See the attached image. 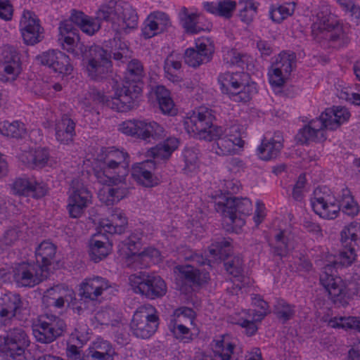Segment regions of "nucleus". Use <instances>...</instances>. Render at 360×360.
Masks as SVG:
<instances>
[{
	"label": "nucleus",
	"mask_w": 360,
	"mask_h": 360,
	"mask_svg": "<svg viewBox=\"0 0 360 360\" xmlns=\"http://www.w3.org/2000/svg\"><path fill=\"white\" fill-rule=\"evenodd\" d=\"M141 238L142 233L139 230H135L122 240L118 245L120 251H122L125 256L128 257L130 255L133 256L134 261L129 266L135 269L146 266V264L141 263L146 258L158 255V251L156 249H148L137 254L141 246Z\"/></svg>",
	"instance_id": "14"
},
{
	"label": "nucleus",
	"mask_w": 360,
	"mask_h": 360,
	"mask_svg": "<svg viewBox=\"0 0 360 360\" xmlns=\"http://www.w3.org/2000/svg\"><path fill=\"white\" fill-rule=\"evenodd\" d=\"M48 275L39 265L32 262H22L13 268V278L19 288H33L47 278Z\"/></svg>",
	"instance_id": "17"
},
{
	"label": "nucleus",
	"mask_w": 360,
	"mask_h": 360,
	"mask_svg": "<svg viewBox=\"0 0 360 360\" xmlns=\"http://www.w3.org/2000/svg\"><path fill=\"white\" fill-rule=\"evenodd\" d=\"M179 258L186 261H191L193 264L199 266L210 264V259L207 257H204L202 254L196 252L189 248L184 246L178 249Z\"/></svg>",
	"instance_id": "44"
},
{
	"label": "nucleus",
	"mask_w": 360,
	"mask_h": 360,
	"mask_svg": "<svg viewBox=\"0 0 360 360\" xmlns=\"http://www.w3.org/2000/svg\"><path fill=\"white\" fill-rule=\"evenodd\" d=\"M141 274L138 276L134 275V278H131L134 292L149 299L161 297L166 294V283L159 276Z\"/></svg>",
	"instance_id": "16"
},
{
	"label": "nucleus",
	"mask_w": 360,
	"mask_h": 360,
	"mask_svg": "<svg viewBox=\"0 0 360 360\" xmlns=\"http://www.w3.org/2000/svg\"><path fill=\"white\" fill-rule=\"evenodd\" d=\"M79 35L75 34L64 35L58 37V41L62 46L63 49L72 54L75 58H79L80 55L84 52L82 49V46L78 47V42L79 41Z\"/></svg>",
	"instance_id": "42"
},
{
	"label": "nucleus",
	"mask_w": 360,
	"mask_h": 360,
	"mask_svg": "<svg viewBox=\"0 0 360 360\" xmlns=\"http://www.w3.org/2000/svg\"><path fill=\"white\" fill-rule=\"evenodd\" d=\"M122 6L115 0L103 4L96 12L97 18L101 20L120 24Z\"/></svg>",
	"instance_id": "35"
},
{
	"label": "nucleus",
	"mask_w": 360,
	"mask_h": 360,
	"mask_svg": "<svg viewBox=\"0 0 360 360\" xmlns=\"http://www.w3.org/2000/svg\"><path fill=\"white\" fill-rule=\"evenodd\" d=\"M127 225V218L120 209L112 210L110 219H104L100 221V228L105 233L121 234Z\"/></svg>",
	"instance_id": "31"
},
{
	"label": "nucleus",
	"mask_w": 360,
	"mask_h": 360,
	"mask_svg": "<svg viewBox=\"0 0 360 360\" xmlns=\"http://www.w3.org/2000/svg\"><path fill=\"white\" fill-rule=\"evenodd\" d=\"M307 183L306 175L302 173L298 176L295 184L292 186L291 197L296 202H302L304 197L305 186Z\"/></svg>",
	"instance_id": "60"
},
{
	"label": "nucleus",
	"mask_w": 360,
	"mask_h": 360,
	"mask_svg": "<svg viewBox=\"0 0 360 360\" xmlns=\"http://www.w3.org/2000/svg\"><path fill=\"white\" fill-rule=\"evenodd\" d=\"M27 88L34 95L43 97L49 94V84L42 80H30Z\"/></svg>",
	"instance_id": "63"
},
{
	"label": "nucleus",
	"mask_w": 360,
	"mask_h": 360,
	"mask_svg": "<svg viewBox=\"0 0 360 360\" xmlns=\"http://www.w3.org/2000/svg\"><path fill=\"white\" fill-rule=\"evenodd\" d=\"M148 16L151 20H153L158 30L161 32H165L172 25L169 15L164 12L154 11Z\"/></svg>",
	"instance_id": "61"
},
{
	"label": "nucleus",
	"mask_w": 360,
	"mask_h": 360,
	"mask_svg": "<svg viewBox=\"0 0 360 360\" xmlns=\"http://www.w3.org/2000/svg\"><path fill=\"white\" fill-rule=\"evenodd\" d=\"M82 56L84 70L93 80H100L105 77L110 71L112 62L111 56L100 46L92 45L85 49Z\"/></svg>",
	"instance_id": "9"
},
{
	"label": "nucleus",
	"mask_w": 360,
	"mask_h": 360,
	"mask_svg": "<svg viewBox=\"0 0 360 360\" xmlns=\"http://www.w3.org/2000/svg\"><path fill=\"white\" fill-rule=\"evenodd\" d=\"M66 324L63 319L51 314L40 315L32 326V334L37 342L49 344L62 336Z\"/></svg>",
	"instance_id": "12"
},
{
	"label": "nucleus",
	"mask_w": 360,
	"mask_h": 360,
	"mask_svg": "<svg viewBox=\"0 0 360 360\" xmlns=\"http://www.w3.org/2000/svg\"><path fill=\"white\" fill-rule=\"evenodd\" d=\"M311 205L314 212L324 219H334L340 210L347 215L354 217L359 212V205L350 191L343 188L337 199L326 188H317L314 191Z\"/></svg>",
	"instance_id": "2"
},
{
	"label": "nucleus",
	"mask_w": 360,
	"mask_h": 360,
	"mask_svg": "<svg viewBox=\"0 0 360 360\" xmlns=\"http://www.w3.org/2000/svg\"><path fill=\"white\" fill-rule=\"evenodd\" d=\"M198 150L194 148H186L183 151L185 165L182 170L184 174H188L194 172L198 167Z\"/></svg>",
	"instance_id": "50"
},
{
	"label": "nucleus",
	"mask_w": 360,
	"mask_h": 360,
	"mask_svg": "<svg viewBox=\"0 0 360 360\" xmlns=\"http://www.w3.org/2000/svg\"><path fill=\"white\" fill-rule=\"evenodd\" d=\"M23 41L27 45H34L40 42L44 39V29H34L32 30L20 31Z\"/></svg>",
	"instance_id": "64"
},
{
	"label": "nucleus",
	"mask_w": 360,
	"mask_h": 360,
	"mask_svg": "<svg viewBox=\"0 0 360 360\" xmlns=\"http://www.w3.org/2000/svg\"><path fill=\"white\" fill-rule=\"evenodd\" d=\"M145 75L141 61L133 59L127 64L122 85L116 86V96L113 104L120 110H130L137 105L142 91L141 81Z\"/></svg>",
	"instance_id": "4"
},
{
	"label": "nucleus",
	"mask_w": 360,
	"mask_h": 360,
	"mask_svg": "<svg viewBox=\"0 0 360 360\" xmlns=\"http://www.w3.org/2000/svg\"><path fill=\"white\" fill-rule=\"evenodd\" d=\"M296 66V56L291 51H282L276 57L269 72V81L274 87H281Z\"/></svg>",
	"instance_id": "18"
},
{
	"label": "nucleus",
	"mask_w": 360,
	"mask_h": 360,
	"mask_svg": "<svg viewBox=\"0 0 360 360\" xmlns=\"http://www.w3.org/2000/svg\"><path fill=\"white\" fill-rule=\"evenodd\" d=\"M0 308L1 319L8 321L16 318L20 320L27 314L28 302L20 294L8 292L1 297Z\"/></svg>",
	"instance_id": "20"
},
{
	"label": "nucleus",
	"mask_w": 360,
	"mask_h": 360,
	"mask_svg": "<svg viewBox=\"0 0 360 360\" xmlns=\"http://www.w3.org/2000/svg\"><path fill=\"white\" fill-rule=\"evenodd\" d=\"M112 243L108 239L102 241L96 238H92L90 243L89 255L91 259L97 263L105 258L110 252Z\"/></svg>",
	"instance_id": "40"
},
{
	"label": "nucleus",
	"mask_w": 360,
	"mask_h": 360,
	"mask_svg": "<svg viewBox=\"0 0 360 360\" xmlns=\"http://www.w3.org/2000/svg\"><path fill=\"white\" fill-rule=\"evenodd\" d=\"M49 158V151L46 148H38L23 154L22 161L30 167L41 168L47 165Z\"/></svg>",
	"instance_id": "38"
},
{
	"label": "nucleus",
	"mask_w": 360,
	"mask_h": 360,
	"mask_svg": "<svg viewBox=\"0 0 360 360\" xmlns=\"http://www.w3.org/2000/svg\"><path fill=\"white\" fill-rule=\"evenodd\" d=\"M174 272L182 283L190 286L200 285L204 281V278L206 279V275L204 274L202 278L200 271L191 264L176 266Z\"/></svg>",
	"instance_id": "34"
},
{
	"label": "nucleus",
	"mask_w": 360,
	"mask_h": 360,
	"mask_svg": "<svg viewBox=\"0 0 360 360\" xmlns=\"http://www.w3.org/2000/svg\"><path fill=\"white\" fill-rule=\"evenodd\" d=\"M248 59L249 57L248 55L239 53L233 49L229 51L224 56V60H226L227 63L237 65L242 68L248 63Z\"/></svg>",
	"instance_id": "62"
},
{
	"label": "nucleus",
	"mask_w": 360,
	"mask_h": 360,
	"mask_svg": "<svg viewBox=\"0 0 360 360\" xmlns=\"http://www.w3.org/2000/svg\"><path fill=\"white\" fill-rule=\"evenodd\" d=\"M226 271L235 278L243 276V261L239 256L233 258L224 262Z\"/></svg>",
	"instance_id": "57"
},
{
	"label": "nucleus",
	"mask_w": 360,
	"mask_h": 360,
	"mask_svg": "<svg viewBox=\"0 0 360 360\" xmlns=\"http://www.w3.org/2000/svg\"><path fill=\"white\" fill-rule=\"evenodd\" d=\"M43 300L57 309H62L67 303L68 307L77 309L78 313L82 308L76 307V298L73 291L63 288L60 285H56L49 288L44 295Z\"/></svg>",
	"instance_id": "23"
},
{
	"label": "nucleus",
	"mask_w": 360,
	"mask_h": 360,
	"mask_svg": "<svg viewBox=\"0 0 360 360\" xmlns=\"http://www.w3.org/2000/svg\"><path fill=\"white\" fill-rule=\"evenodd\" d=\"M92 194L87 187L78 179L71 181L67 210L72 218H79L85 210L91 204Z\"/></svg>",
	"instance_id": "13"
},
{
	"label": "nucleus",
	"mask_w": 360,
	"mask_h": 360,
	"mask_svg": "<svg viewBox=\"0 0 360 360\" xmlns=\"http://www.w3.org/2000/svg\"><path fill=\"white\" fill-rule=\"evenodd\" d=\"M24 124L18 121L0 122V133L8 137L21 139L25 134Z\"/></svg>",
	"instance_id": "41"
},
{
	"label": "nucleus",
	"mask_w": 360,
	"mask_h": 360,
	"mask_svg": "<svg viewBox=\"0 0 360 360\" xmlns=\"http://www.w3.org/2000/svg\"><path fill=\"white\" fill-rule=\"evenodd\" d=\"M75 122L68 115H63L55 124L56 140L63 144H69L75 136Z\"/></svg>",
	"instance_id": "30"
},
{
	"label": "nucleus",
	"mask_w": 360,
	"mask_h": 360,
	"mask_svg": "<svg viewBox=\"0 0 360 360\" xmlns=\"http://www.w3.org/2000/svg\"><path fill=\"white\" fill-rule=\"evenodd\" d=\"M95 319L101 325L115 326L118 323V316L111 307H105L95 314Z\"/></svg>",
	"instance_id": "51"
},
{
	"label": "nucleus",
	"mask_w": 360,
	"mask_h": 360,
	"mask_svg": "<svg viewBox=\"0 0 360 360\" xmlns=\"http://www.w3.org/2000/svg\"><path fill=\"white\" fill-rule=\"evenodd\" d=\"M287 238L284 236L283 231L278 232L275 236V243L272 245V252L274 255L281 257H285L288 252Z\"/></svg>",
	"instance_id": "59"
},
{
	"label": "nucleus",
	"mask_w": 360,
	"mask_h": 360,
	"mask_svg": "<svg viewBox=\"0 0 360 360\" xmlns=\"http://www.w3.org/2000/svg\"><path fill=\"white\" fill-rule=\"evenodd\" d=\"M71 18L76 26L89 36L94 35L101 28L100 20L97 18V16L94 18L82 11H73Z\"/></svg>",
	"instance_id": "33"
},
{
	"label": "nucleus",
	"mask_w": 360,
	"mask_h": 360,
	"mask_svg": "<svg viewBox=\"0 0 360 360\" xmlns=\"http://www.w3.org/2000/svg\"><path fill=\"white\" fill-rule=\"evenodd\" d=\"M29 345V337L25 330L15 327L6 332L2 350L13 360H27L25 349Z\"/></svg>",
	"instance_id": "15"
},
{
	"label": "nucleus",
	"mask_w": 360,
	"mask_h": 360,
	"mask_svg": "<svg viewBox=\"0 0 360 360\" xmlns=\"http://www.w3.org/2000/svg\"><path fill=\"white\" fill-rule=\"evenodd\" d=\"M231 252V243L224 238H218L209 248L210 255L214 259H222L226 257Z\"/></svg>",
	"instance_id": "43"
},
{
	"label": "nucleus",
	"mask_w": 360,
	"mask_h": 360,
	"mask_svg": "<svg viewBox=\"0 0 360 360\" xmlns=\"http://www.w3.org/2000/svg\"><path fill=\"white\" fill-rule=\"evenodd\" d=\"M159 325V318L155 308L151 304L140 306L134 311L130 328L139 338L148 339L154 335Z\"/></svg>",
	"instance_id": "11"
},
{
	"label": "nucleus",
	"mask_w": 360,
	"mask_h": 360,
	"mask_svg": "<svg viewBox=\"0 0 360 360\" xmlns=\"http://www.w3.org/2000/svg\"><path fill=\"white\" fill-rule=\"evenodd\" d=\"M294 8H290L288 5H279L271 8L269 11L270 18L276 22H281L284 19L293 13Z\"/></svg>",
	"instance_id": "58"
},
{
	"label": "nucleus",
	"mask_w": 360,
	"mask_h": 360,
	"mask_svg": "<svg viewBox=\"0 0 360 360\" xmlns=\"http://www.w3.org/2000/svg\"><path fill=\"white\" fill-rule=\"evenodd\" d=\"M258 5L252 1H239L238 6L240 20L247 24L250 23L257 15Z\"/></svg>",
	"instance_id": "45"
},
{
	"label": "nucleus",
	"mask_w": 360,
	"mask_h": 360,
	"mask_svg": "<svg viewBox=\"0 0 360 360\" xmlns=\"http://www.w3.org/2000/svg\"><path fill=\"white\" fill-rule=\"evenodd\" d=\"M4 60V71L12 78L18 75L20 72V60L19 54L13 47H6L2 52Z\"/></svg>",
	"instance_id": "36"
},
{
	"label": "nucleus",
	"mask_w": 360,
	"mask_h": 360,
	"mask_svg": "<svg viewBox=\"0 0 360 360\" xmlns=\"http://www.w3.org/2000/svg\"><path fill=\"white\" fill-rule=\"evenodd\" d=\"M349 117L350 113L346 108L336 106L327 108L319 117L311 120L300 129L295 136L296 139L301 144L323 142L326 139V129H336Z\"/></svg>",
	"instance_id": "3"
},
{
	"label": "nucleus",
	"mask_w": 360,
	"mask_h": 360,
	"mask_svg": "<svg viewBox=\"0 0 360 360\" xmlns=\"http://www.w3.org/2000/svg\"><path fill=\"white\" fill-rule=\"evenodd\" d=\"M213 352L218 360H238L235 352L236 345L227 341L224 337L213 341Z\"/></svg>",
	"instance_id": "37"
},
{
	"label": "nucleus",
	"mask_w": 360,
	"mask_h": 360,
	"mask_svg": "<svg viewBox=\"0 0 360 360\" xmlns=\"http://www.w3.org/2000/svg\"><path fill=\"white\" fill-rule=\"evenodd\" d=\"M115 93L110 98L105 96L103 93L101 91H98L97 90L93 89L90 92H89V99L92 101L94 105L96 104H105L107 106L110 107L112 110H117L118 112H127V110H120L117 109L115 107H114L113 101L115 98L117 96H116V86L114 87ZM116 106V105H115Z\"/></svg>",
	"instance_id": "54"
},
{
	"label": "nucleus",
	"mask_w": 360,
	"mask_h": 360,
	"mask_svg": "<svg viewBox=\"0 0 360 360\" xmlns=\"http://www.w3.org/2000/svg\"><path fill=\"white\" fill-rule=\"evenodd\" d=\"M129 163L130 157L127 152L115 147L105 148L99 155L95 176L98 182H105L115 175L122 179L129 174Z\"/></svg>",
	"instance_id": "6"
},
{
	"label": "nucleus",
	"mask_w": 360,
	"mask_h": 360,
	"mask_svg": "<svg viewBox=\"0 0 360 360\" xmlns=\"http://www.w3.org/2000/svg\"><path fill=\"white\" fill-rule=\"evenodd\" d=\"M214 120L213 110L200 106L184 120V125L186 131L194 138L212 141L214 138L221 133V127L213 124Z\"/></svg>",
	"instance_id": "7"
},
{
	"label": "nucleus",
	"mask_w": 360,
	"mask_h": 360,
	"mask_svg": "<svg viewBox=\"0 0 360 360\" xmlns=\"http://www.w3.org/2000/svg\"><path fill=\"white\" fill-rule=\"evenodd\" d=\"M181 25L187 33L197 34L203 30L200 25L201 16L199 14L189 13L185 7L179 13Z\"/></svg>",
	"instance_id": "39"
},
{
	"label": "nucleus",
	"mask_w": 360,
	"mask_h": 360,
	"mask_svg": "<svg viewBox=\"0 0 360 360\" xmlns=\"http://www.w3.org/2000/svg\"><path fill=\"white\" fill-rule=\"evenodd\" d=\"M329 325L332 328L354 329L360 332V318L356 316L335 317L330 320Z\"/></svg>",
	"instance_id": "46"
},
{
	"label": "nucleus",
	"mask_w": 360,
	"mask_h": 360,
	"mask_svg": "<svg viewBox=\"0 0 360 360\" xmlns=\"http://www.w3.org/2000/svg\"><path fill=\"white\" fill-rule=\"evenodd\" d=\"M274 313L276 317L284 323L294 317L295 306L288 304L283 300H278L275 305Z\"/></svg>",
	"instance_id": "48"
},
{
	"label": "nucleus",
	"mask_w": 360,
	"mask_h": 360,
	"mask_svg": "<svg viewBox=\"0 0 360 360\" xmlns=\"http://www.w3.org/2000/svg\"><path fill=\"white\" fill-rule=\"evenodd\" d=\"M218 82L222 94L237 103H248L257 93V84L245 72H226L219 74Z\"/></svg>",
	"instance_id": "5"
},
{
	"label": "nucleus",
	"mask_w": 360,
	"mask_h": 360,
	"mask_svg": "<svg viewBox=\"0 0 360 360\" xmlns=\"http://www.w3.org/2000/svg\"><path fill=\"white\" fill-rule=\"evenodd\" d=\"M328 11L326 14L323 13H317L316 18L319 22L318 29L328 30L327 37L338 48L347 46L351 41L352 31L347 25L329 23Z\"/></svg>",
	"instance_id": "19"
},
{
	"label": "nucleus",
	"mask_w": 360,
	"mask_h": 360,
	"mask_svg": "<svg viewBox=\"0 0 360 360\" xmlns=\"http://www.w3.org/2000/svg\"><path fill=\"white\" fill-rule=\"evenodd\" d=\"M12 193L15 195L41 198L48 193V187L43 181L21 176L15 178L11 184Z\"/></svg>",
	"instance_id": "22"
},
{
	"label": "nucleus",
	"mask_w": 360,
	"mask_h": 360,
	"mask_svg": "<svg viewBox=\"0 0 360 360\" xmlns=\"http://www.w3.org/2000/svg\"><path fill=\"white\" fill-rule=\"evenodd\" d=\"M41 28L43 27L41 26L39 20L36 15L29 11H25L20 21V30L25 31L27 29V30L30 31Z\"/></svg>",
	"instance_id": "56"
},
{
	"label": "nucleus",
	"mask_w": 360,
	"mask_h": 360,
	"mask_svg": "<svg viewBox=\"0 0 360 360\" xmlns=\"http://www.w3.org/2000/svg\"><path fill=\"white\" fill-rule=\"evenodd\" d=\"M179 144V141L175 137H169L162 143H160L146 151V156L155 160H167L172 153L176 150Z\"/></svg>",
	"instance_id": "29"
},
{
	"label": "nucleus",
	"mask_w": 360,
	"mask_h": 360,
	"mask_svg": "<svg viewBox=\"0 0 360 360\" xmlns=\"http://www.w3.org/2000/svg\"><path fill=\"white\" fill-rule=\"evenodd\" d=\"M214 47L207 39H198L195 42V48L186 50L184 60L191 67L197 68L209 62L212 56Z\"/></svg>",
	"instance_id": "24"
},
{
	"label": "nucleus",
	"mask_w": 360,
	"mask_h": 360,
	"mask_svg": "<svg viewBox=\"0 0 360 360\" xmlns=\"http://www.w3.org/2000/svg\"><path fill=\"white\" fill-rule=\"evenodd\" d=\"M181 68V62L180 58L174 54L169 55L164 63V70L166 77L172 81L176 80V76L174 72L179 70Z\"/></svg>",
	"instance_id": "55"
},
{
	"label": "nucleus",
	"mask_w": 360,
	"mask_h": 360,
	"mask_svg": "<svg viewBox=\"0 0 360 360\" xmlns=\"http://www.w3.org/2000/svg\"><path fill=\"white\" fill-rule=\"evenodd\" d=\"M156 163L154 160H147L134 164L131 168V176L139 184L152 187L158 184V179L154 175Z\"/></svg>",
	"instance_id": "25"
},
{
	"label": "nucleus",
	"mask_w": 360,
	"mask_h": 360,
	"mask_svg": "<svg viewBox=\"0 0 360 360\" xmlns=\"http://www.w3.org/2000/svg\"><path fill=\"white\" fill-rule=\"evenodd\" d=\"M214 206L217 212L229 219V223L240 228L245 224V218L252 212V204L247 198L219 196L215 199Z\"/></svg>",
	"instance_id": "8"
},
{
	"label": "nucleus",
	"mask_w": 360,
	"mask_h": 360,
	"mask_svg": "<svg viewBox=\"0 0 360 360\" xmlns=\"http://www.w3.org/2000/svg\"><path fill=\"white\" fill-rule=\"evenodd\" d=\"M113 177L105 182H100L101 184L108 186L98 193L100 200L106 205L117 203L129 194V186L127 183V176L121 179L115 175Z\"/></svg>",
	"instance_id": "21"
},
{
	"label": "nucleus",
	"mask_w": 360,
	"mask_h": 360,
	"mask_svg": "<svg viewBox=\"0 0 360 360\" xmlns=\"http://www.w3.org/2000/svg\"><path fill=\"white\" fill-rule=\"evenodd\" d=\"M58 56V59L54 60L50 68L60 74L70 75L73 70V65L70 57L63 52Z\"/></svg>",
	"instance_id": "52"
},
{
	"label": "nucleus",
	"mask_w": 360,
	"mask_h": 360,
	"mask_svg": "<svg viewBox=\"0 0 360 360\" xmlns=\"http://www.w3.org/2000/svg\"><path fill=\"white\" fill-rule=\"evenodd\" d=\"M88 349L96 353L105 355L110 359H113L115 354L112 345L109 341L101 338H98L92 342Z\"/></svg>",
	"instance_id": "53"
},
{
	"label": "nucleus",
	"mask_w": 360,
	"mask_h": 360,
	"mask_svg": "<svg viewBox=\"0 0 360 360\" xmlns=\"http://www.w3.org/2000/svg\"><path fill=\"white\" fill-rule=\"evenodd\" d=\"M283 141L282 134L279 131L276 132L269 139L264 138L257 148L259 158L264 160L276 158L283 147Z\"/></svg>",
	"instance_id": "28"
},
{
	"label": "nucleus",
	"mask_w": 360,
	"mask_h": 360,
	"mask_svg": "<svg viewBox=\"0 0 360 360\" xmlns=\"http://www.w3.org/2000/svg\"><path fill=\"white\" fill-rule=\"evenodd\" d=\"M21 233L17 226L6 229L0 238V252L13 246L18 240Z\"/></svg>",
	"instance_id": "49"
},
{
	"label": "nucleus",
	"mask_w": 360,
	"mask_h": 360,
	"mask_svg": "<svg viewBox=\"0 0 360 360\" xmlns=\"http://www.w3.org/2000/svg\"><path fill=\"white\" fill-rule=\"evenodd\" d=\"M224 131L221 127V133L214 138V143L212 145V150L218 155H229L234 153L236 146L243 147L244 141L242 139L236 137H227L224 136Z\"/></svg>",
	"instance_id": "32"
},
{
	"label": "nucleus",
	"mask_w": 360,
	"mask_h": 360,
	"mask_svg": "<svg viewBox=\"0 0 360 360\" xmlns=\"http://www.w3.org/2000/svg\"><path fill=\"white\" fill-rule=\"evenodd\" d=\"M360 224L352 222L345 226L340 233L342 249L337 258L333 255L326 259H316L315 264L321 269L320 283L328 292L330 300L336 304L346 307L348 304L346 296V287L342 279L336 276L335 269L338 266H348L355 260L356 246L359 240Z\"/></svg>",
	"instance_id": "1"
},
{
	"label": "nucleus",
	"mask_w": 360,
	"mask_h": 360,
	"mask_svg": "<svg viewBox=\"0 0 360 360\" xmlns=\"http://www.w3.org/2000/svg\"><path fill=\"white\" fill-rule=\"evenodd\" d=\"M119 130L127 135L146 142L162 139L166 131L162 126L155 121L148 120H129L119 126Z\"/></svg>",
	"instance_id": "10"
},
{
	"label": "nucleus",
	"mask_w": 360,
	"mask_h": 360,
	"mask_svg": "<svg viewBox=\"0 0 360 360\" xmlns=\"http://www.w3.org/2000/svg\"><path fill=\"white\" fill-rule=\"evenodd\" d=\"M122 16L120 15V21L122 24H119L122 29L133 30L137 27L138 25V15L135 10L130 6L126 5L124 7L122 6L121 11Z\"/></svg>",
	"instance_id": "47"
},
{
	"label": "nucleus",
	"mask_w": 360,
	"mask_h": 360,
	"mask_svg": "<svg viewBox=\"0 0 360 360\" xmlns=\"http://www.w3.org/2000/svg\"><path fill=\"white\" fill-rule=\"evenodd\" d=\"M56 247L50 241L41 242L35 249V259L37 265L49 274V266L53 264L56 258Z\"/></svg>",
	"instance_id": "27"
},
{
	"label": "nucleus",
	"mask_w": 360,
	"mask_h": 360,
	"mask_svg": "<svg viewBox=\"0 0 360 360\" xmlns=\"http://www.w3.org/2000/svg\"><path fill=\"white\" fill-rule=\"evenodd\" d=\"M110 287L109 281L105 278L94 276L86 278L80 285L79 295L85 300H96Z\"/></svg>",
	"instance_id": "26"
}]
</instances>
